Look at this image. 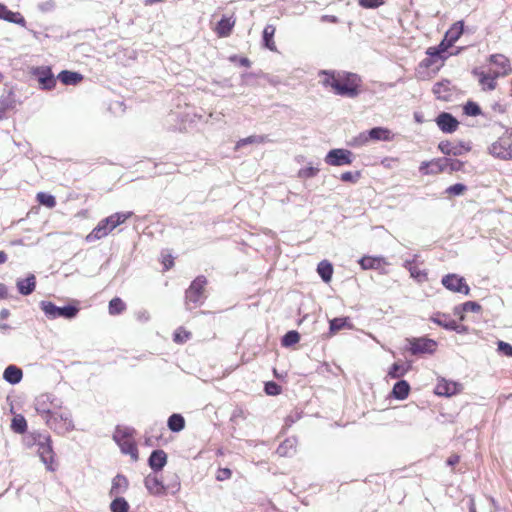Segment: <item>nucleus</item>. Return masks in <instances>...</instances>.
<instances>
[{
  "instance_id": "obj_1",
  "label": "nucleus",
  "mask_w": 512,
  "mask_h": 512,
  "mask_svg": "<svg viewBox=\"0 0 512 512\" xmlns=\"http://www.w3.org/2000/svg\"><path fill=\"white\" fill-rule=\"evenodd\" d=\"M318 77L320 84L336 95L354 98L359 94L361 79L356 74L321 70Z\"/></svg>"
},
{
  "instance_id": "obj_2",
  "label": "nucleus",
  "mask_w": 512,
  "mask_h": 512,
  "mask_svg": "<svg viewBox=\"0 0 512 512\" xmlns=\"http://www.w3.org/2000/svg\"><path fill=\"white\" fill-rule=\"evenodd\" d=\"M23 443L26 448H37V453L47 470H56L57 465L50 435L33 431L24 436Z\"/></svg>"
},
{
  "instance_id": "obj_3",
  "label": "nucleus",
  "mask_w": 512,
  "mask_h": 512,
  "mask_svg": "<svg viewBox=\"0 0 512 512\" xmlns=\"http://www.w3.org/2000/svg\"><path fill=\"white\" fill-rule=\"evenodd\" d=\"M135 430L126 426H117L113 434L114 441L122 453L129 455L134 461L138 459V449L135 443Z\"/></svg>"
},
{
  "instance_id": "obj_4",
  "label": "nucleus",
  "mask_w": 512,
  "mask_h": 512,
  "mask_svg": "<svg viewBox=\"0 0 512 512\" xmlns=\"http://www.w3.org/2000/svg\"><path fill=\"white\" fill-rule=\"evenodd\" d=\"M44 422L50 429L60 435H65L75 429L72 414L67 408L63 407V404L52 417L47 418Z\"/></svg>"
},
{
  "instance_id": "obj_5",
  "label": "nucleus",
  "mask_w": 512,
  "mask_h": 512,
  "mask_svg": "<svg viewBox=\"0 0 512 512\" xmlns=\"http://www.w3.org/2000/svg\"><path fill=\"white\" fill-rule=\"evenodd\" d=\"M63 402L52 394H41L35 398L34 408L37 414L46 421L61 408Z\"/></svg>"
},
{
  "instance_id": "obj_6",
  "label": "nucleus",
  "mask_w": 512,
  "mask_h": 512,
  "mask_svg": "<svg viewBox=\"0 0 512 512\" xmlns=\"http://www.w3.org/2000/svg\"><path fill=\"white\" fill-rule=\"evenodd\" d=\"M40 307L46 317L52 320L57 318L73 319L79 312V308L77 306L68 305L58 307L50 301H41Z\"/></svg>"
},
{
  "instance_id": "obj_7",
  "label": "nucleus",
  "mask_w": 512,
  "mask_h": 512,
  "mask_svg": "<svg viewBox=\"0 0 512 512\" xmlns=\"http://www.w3.org/2000/svg\"><path fill=\"white\" fill-rule=\"evenodd\" d=\"M207 283L204 276H198L186 290V306L193 309L203 302V289Z\"/></svg>"
},
{
  "instance_id": "obj_8",
  "label": "nucleus",
  "mask_w": 512,
  "mask_h": 512,
  "mask_svg": "<svg viewBox=\"0 0 512 512\" xmlns=\"http://www.w3.org/2000/svg\"><path fill=\"white\" fill-rule=\"evenodd\" d=\"M512 133L506 132L489 146V153L502 160H511Z\"/></svg>"
},
{
  "instance_id": "obj_9",
  "label": "nucleus",
  "mask_w": 512,
  "mask_h": 512,
  "mask_svg": "<svg viewBox=\"0 0 512 512\" xmlns=\"http://www.w3.org/2000/svg\"><path fill=\"white\" fill-rule=\"evenodd\" d=\"M353 160V153L350 150L343 148L331 149L324 158L325 163L330 166L350 165Z\"/></svg>"
},
{
  "instance_id": "obj_10",
  "label": "nucleus",
  "mask_w": 512,
  "mask_h": 512,
  "mask_svg": "<svg viewBox=\"0 0 512 512\" xmlns=\"http://www.w3.org/2000/svg\"><path fill=\"white\" fill-rule=\"evenodd\" d=\"M421 265L422 262L419 261V255L417 254H414L411 258L406 259L403 263V267L409 271L411 278H413L418 283H423L428 279L427 270L422 269Z\"/></svg>"
},
{
  "instance_id": "obj_11",
  "label": "nucleus",
  "mask_w": 512,
  "mask_h": 512,
  "mask_svg": "<svg viewBox=\"0 0 512 512\" xmlns=\"http://www.w3.org/2000/svg\"><path fill=\"white\" fill-rule=\"evenodd\" d=\"M442 285L455 293H462L464 295H468L470 293V288L467 285L465 279L458 274H447L441 280Z\"/></svg>"
},
{
  "instance_id": "obj_12",
  "label": "nucleus",
  "mask_w": 512,
  "mask_h": 512,
  "mask_svg": "<svg viewBox=\"0 0 512 512\" xmlns=\"http://www.w3.org/2000/svg\"><path fill=\"white\" fill-rule=\"evenodd\" d=\"M409 344V350L413 355L432 354L437 348V342L428 338H414Z\"/></svg>"
},
{
  "instance_id": "obj_13",
  "label": "nucleus",
  "mask_w": 512,
  "mask_h": 512,
  "mask_svg": "<svg viewBox=\"0 0 512 512\" xmlns=\"http://www.w3.org/2000/svg\"><path fill=\"white\" fill-rule=\"evenodd\" d=\"M449 158H436L430 161H423L419 166L422 175H437L448 168Z\"/></svg>"
},
{
  "instance_id": "obj_14",
  "label": "nucleus",
  "mask_w": 512,
  "mask_h": 512,
  "mask_svg": "<svg viewBox=\"0 0 512 512\" xmlns=\"http://www.w3.org/2000/svg\"><path fill=\"white\" fill-rule=\"evenodd\" d=\"M489 61L491 65L489 70H491L495 76H506L511 72L510 61L506 56L502 54H494L490 56Z\"/></svg>"
},
{
  "instance_id": "obj_15",
  "label": "nucleus",
  "mask_w": 512,
  "mask_h": 512,
  "mask_svg": "<svg viewBox=\"0 0 512 512\" xmlns=\"http://www.w3.org/2000/svg\"><path fill=\"white\" fill-rule=\"evenodd\" d=\"M438 148L445 155L460 156L469 152L471 146L464 142L453 143L450 141H441Z\"/></svg>"
},
{
  "instance_id": "obj_16",
  "label": "nucleus",
  "mask_w": 512,
  "mask_h": 512,
  "mask_svg": "<svg viewBox=\"0 0 512 512\" xmlns=\"http://www.w3.org/2000/svg\"><path fill=\"white\" fill-rule=\"evenodd\" d=\"M144 486L149 492V494L153 496H163L165 495V489L163 481L158 477L156 472L148 474L144 478Z\"/></svg>"
},
{
  "instance_id": "obj_17",
  "label": "nucleus",
  "mask_w": 512,
  "mask_h": 512,
  "mask_svg": "<svg viewBox=\"0 0 512 512\" xmlns=\"http://www.w3.org/2000/svg\"><path fill=\"white\" fill-rule=\"evenodd\" d=\"M461 389V384L454 381L442 379L437 383L435 387V393L439 396L450 397L458 394L461 391Z\"/></svg>"
},
{
  "instance_id": "obj_18",
  "label": "nucleus",
  "mask_w": 512,
  "mask_h": 512,
  "mask_svg": "<svg viewBox=\"0 0 512 512\" xmlns=\"http://www.w3.org/2000/svg\"><path fill=\"white\" fill-rule=\"evenodd\" d=\"M34 75L37 77L43 89H52L56 84V80L49 67L42 66L36 68L34 70Z\"/></svg>"
},
{
  "instance_id": "obj_19",
  "label": "nucleus",
  "mask_w": 512,
  "mask_h": 512,
  "mask_svg": "<svg viewBox=\"0 0 512 512\" xmlns=\"http://www.w3.org/2000/svg\"><path fill=\"white\" fill-rule=\"evenodd\" d=\"M436 123L444 133H452L458 128L459 122L451 114L443 112L436 118Z\"/></svg>"
},
{
  "instance_id": "obj_20",
  "label": "nucleus",
  "mask_w": 512,
  "mask_h": 512,
  "mask_svg": "<svg viewBox=\"0 0 512 512\" xmlns=\"http://www.w3.org/2000/svg\"><path fill=\"white\" fill-rule=\"evenodd\" d=\"M473 73L478 78V81L482 86L483 90L491 91L495 89L496 79L498 78V76H495V74H493L491 70H488V72H484L479 69H475Z\"/></svg>"
},
{
  "instance_id": "obj_21",
  "label": "nucleus",
  "mask_w": 512,
  "mask_h": 512,
  "mask_svg": "<svg viewBox=\"0 0 512 512\" xmlns=\"http://www.w3.org/2000/svg\"><path fill=\"white\" fill-rule=\"evenodd\" d=\"M0 19L22 27L26 26V20L21 13L9 10L8 7L2 3H0Z\"/></svg>"
},
{
  "instance_id": "obj_22",
  "label": "nucleus",
  "mask_w": 512,
  "mask_h": 512,
  "mask_svg": "<svg viewBox=\"0 0 512 512\" xmlns=\"http://www.w3.org/2000/svg\"><path fill=\"white\" fill-rule=\"evenodd\" d=\"M362 269H383L388 265L384 257L380 256H364L359 260Z\"/></svg>"
},
{
  "instance_id": "obj_23",
  "label": "nucleus",
  "mask_w": 512,
  "mask_h": 512,
  "mask_svg": "<svg viewBox=\"0 0 512 512\" xmlns=\"http://www.w3.org/2000/svg\"><path fill=\"white\" fill-rule=\"evenodd\" d=\"M132 214V212H117L102 219V221L110 230V232H112L116 227L128 220Z\"/></svg>"
},
{
  "instance_id": "obj_24",
  "label": "nucleus",
  "mask_w": 512,
  "mask_h": 512,
  "mask_svg": "<svg viewBox=\"0 0 512 512\" xmlns=\"http://www.w3.org/2000/svg\"><path fill=\"white\" fill-rule=\"evenodd\" d=\"M236 19L233 15L223 17L216 25L215 32L219 37H227L235 26Z\"/></svg>"
},
{
  "instance_id": "obj_25",
  "label": "nucleus",
  "mask_w": 512,
  "mask_h": 512,
  "mask_svg": "<svg viewBox=\"0 0 512 512\" xmlns=\"http://www.w3.org/2000/svg\"><path fill=\"white\" fill-rule=\"evenodd\" d=\"M148 462L154 472L161 471L167 463V454L163 450H155L151 453Z\"/></svg>"
},
{
  "instance_id": "obj_26",
  "label": "nucleus",
  "mask_w": 512,
  "mask_h": 512,
  "mask_svg": "<svg viewBox=\"0 0 512 512\" xmlns=\"http://www.w3.org/2000/svg\"><path fill=\"white\" fill-rule=\"evenodd\" d=\"M17 106V100L13 92L9 91L0 97V120L6 115L9 110L15 109Z\"/></svg>"
},
{
  "instance_id": "obj_27",
  "label": "nucleus",
  "mask_w": 512,
  "mask_h": 512,
  "mask_svg": "<svg viewBox=\"0 0 512 512\" xmlns=\"http://www.w3.org/2000/svg\"><path fill=\"white\" fill-rule=\"evenodd\" d=\"M18 292L24 296L30 295L36 287V278L33 274L28 275L24 279L16 281Z\"/></svg>"
},
{
  "instance_id": "obj_28",
  "label": "nucleus",
  "mask_w": 512,
  "mask_h": 512,
  "mask_svg": "<svg viewBox=\"0 0 512 512\" xmlns=\"http://www.w3.org/2000/svg\"><path fill=\"white\" fill-rule=\"evenodd\" d=\"M129 482L124 475L118 474L112 480V485L110 489V496H118L123 494L128 489Z\"/></svg>"
},
{
  "instance_id": "obj_29",
  "label": "nucleus",
  "mask_w": 512,
  "mask_h": 512,
  "mask_svg": "<svg viewBox=\"0 0 512 512\" xmlns=\"http://www.w3.org/2000/svg\"><path fill=\"white\" fill-rule=\"evenodd\" d=\"M111 232L107 228V226L104 224V222L101 220L97 226L85 237V241L88 243L95 242L97 240H100L107 235H109Z\"/></svg>"
},
{
  "instance_id": "obj_30",
  "label": "nucleus",
  "mask_w": 512,
  "mask_h": 512,
  "mask_svg": "<svg viewBox=\"0 0 512 512\" xmlns=\"http://www.w3.org/2000/svg\"><path fill=\"white\" fill-rule=\"evenodd\" d=\"M22 377V370L15 365H9L3 372V379L13 385L18 384Z\"/></svg>"
},
{
  "instance_id": "obj_31",
  "label": "nucleus",
  "mask_w": 512,
  "mask_h": 512,
  "mask_svg": "<svg viewBox=\"0 0 512 512\" xmlns=\"http://www.w3.org/2000/svg\"><path fill=\"white\" fill-rule=\"evenodd\" d=\"M297 440L295 438L285 439L277 448V454L281 457L291 456L296 452Z\"/></svg>"
},
{
  "instance_id": "obj_32",
  "label": "nucleus",
  "mask_w": 512,
  "mask_h": 512,
  "mask_svg": "<svg viewBox=\"0 0 512 512\" xmlns=\"http://www.w3.org/2000/svg\"><path fill=\"white\" fill-rule=\"evenodd\" d=\"M410 392V385L405 380L396 382L392 389V396L398 400H404L408 397Z\"/></svg>"
},
{
  "instance_id": "obj_33",
  "label": "nucleus",
  "mask_w": 512,
  "mask_h": 512,
  "mask_svg": "<svg viewBox=\"0 0 512 512\" xmlns=\"http://www.w3.org/2000/svg\"><path fill=\"white\" fill-rule=\"evenodd\" d=\"M427 58L422 61V65L429 68L435 64L437 60H445L447 55H443L435 46L429 47L426 51Z\"/></svg>"
},
{
  "instance_id": "obj_34",
  "label": "nucleus",
  "mask_w": 512,
  "mask_h": 512,
  "mask_svg": "<svg viewBox=\"0 0 512 512\" xmlns=\"http://www.w3.org/2000/svg\"><path fill=\"white\" fill-rule=\"evenodd\" d=\"M276 28L273 25H266L263 30V45L270 51H277L276 44L274 42V34Z\"/></svg>"
},
{
  "instance_id": "obj_35",
  "label": "nucleus",
  "mask_w": 512,
  "mask_h": 512,
  "mask_svg": "<svg viewBox=\"0 0 512 512\" xmlns=\"http://www.w3.org/2000/svg\"><path fill=\"white\" fill-rule=\"evenodd\" d=\"M329 330L331 334H335L342 329H352L353 325L348 317H337L329 322Z\"/></svg>"
},
{
  "instance_id": "obj_36",
  "label": "nucleus",
  "mask_w": 512,
  "mask_h": 512,
  "mask_svg": "<svg viewBox=\"0 0 512 512\" xmlns=\"http://www.w3.org/2000/svg\"><path fill=\"white\" fill-rule=\"evenodd\" d=\"M368 133L370 139L372 140L391 141L393 139L392 132L389 129L383 127L372 128Z\"/></svg>"
},
{
  "instance_id": "obj_37",
  "label": "nucleus",
  "mask_w": 512,
  "mask_h": 512,
  "mask_svg": "<svg viewBox=\"0 0 512 512\" xmlns=\"http://www.w3.org/2000/svg\"><path fill=\"white\" fill-rule=\"evenodd\" d=\"M481 311V306L477 302L467 301L460 306L454 308V314L459 315L461 320H464L463 312H473L479 313Z\"/></svg>"
},
{
  "instance_id": "obj_38",
  "label": "nucleus",
  "mask_w": 512,
  "mask_h": 512,
  "mask_svg": "<svg viewBox=\"0 0 512 512\" xmlns=\"http://www.w3.org/2000/svg\"><path fill=\"white\" fill-rule=\"evenodd\" d=\"M463 33V23L457 22L445 33L444 39L448 44L453 45Z\"/></svg>"
},
{
  "instance_id": "obj_39",
  "label": "nucleus",
  "mask_w": 512,
  "mask_h": 512,
  "mask_svg": "<svg viewBox=\"0 0 512 512\" xmlns=\"http://www.w3.org/2000/svg\"><path fill=\"white\" fill-rule=\"evenodd\" d=\"M58 79L65 85H76L83 79V76L80 73L65 70L59 73Z\"/></svg>"
},
{
  "instance_id": "obj_40",
  "label": "nucleus",
  "mask_w": 512,
  "mask_h": 512,
  "mask_svg": "<svg viewBox=\"0 0 512 512\" xmlns=\"http://www.w3.org/2000/svg\"><path fill=\"white\" fill-rule=\"evenodd\" d=\"M269 139L265 135H251L246 138H242L236 142L235 149L238 150L245 145L249 144H263L268 142Z\"/></svg>"
},
{
  "instance_id": "obj_41",
  "label": "nucleus",
  "mask_w": 512,
  "mask_h": 512,
  "mask_svg": "<svg viewBox=\"0 0 512 512\" xmlns=\"http://www.w3.org/2000/svg\"><path fill=\"white\" fill-rule=\"evenodd\" d=\"M449 85L450 83L448 81L438 82L434 85L433 92L438 99L449 100V98L451 97Z\"/></svg>"
},
{
  "instance_id": "obj_42",
  "label": "nucleus",
  "mask_w": 512,
  "mask_h": 512,
  "mask_svg": "<svg viewBox=\"0 0 512 512\" xmlns=\"http://www.w3.org/2000/svg\"><path fill=\"white\" fill-rule=\"evenodd\" d=\"M317 272L326 283L330 282L333 274V267L330 262L323 260L317 266Z\"/></svg>"
},
{
  "instance_id": "obj_43",
  "label": "nucleus",
  "mask_w": 512,
  "mask_h": 512,
  "mask_svg": "<svg viewBox=\"0 0 512 512\" xmlns=\"http://www.w3.org/2000/svg\"><path fill=\"white\" fill-rule=\"evenodd\" d=\"M410 365L404 363H394L388 370V376L392 379L403 377L409 371Z\"/></svg>"
},
{
  "instance_id": "obj_44",
  "label": "nucleus",
  "mask_w": 512,
  "mask_h": 512,
  "mask_svg": "<svg viewBox=\"0 0 512 512\" xmlns=\"http://www.w3.org/2000/svg\"><path fill=\"white\" fill-rule=\"evenodd\" d=\"M432 321L447 330L452 331V329L457 328L456 321L445 314H436L434 317H432Z\"/></svg>"
},
{
  "instance_id": "obj_45",
  "label": "nucleus",
  "mask_w": 512,
  "mask_h": 512,
  "mask_svg": "<svg viewBox=\"0 0 512 512\" xmlns=\"http://www.w3.org/2000/svg\"><path fill=\"white\" fill-rule=\"evenodd\" d=\"M185 426V420L180 414H173L168 419V427L173 432H180Z\"/></svg>"
},
{
  "instance_id": "obj_46",
  "label": "nucleus",
  "mask_w": 512,
  "mask_h": 512,
  "mask_svg": "<svg viewBox=\"0 0 512 512\" xmlns=\"http://www.w3.org/2000/svg\"><path fill=\"white\" fill-rule=\"evenodd\" d=\"M11 429L15 433L23 434L27 430V422L21 414L16 415L11 422Z\"/></svg>"
},
{
  "instance_id": "obj_47",
  "label": "nucleus",
  "mask_w": 512,
  "mask_h": 512,
  "mask_svg": "<svg viewBox=\"0 0 512 512\" xmlns=\"http://www.w3.org/2000/svg\"><path fill=\"white\" fill-rule=\"evenodd\" d=\"M130 506L123 497H116L110 504L111 512H128Z\"/></svg>"
},
{
  "instance_id": "obj_48",
  "label": "nucleus",
  "mask_w": 512,
  "mask_h": 512,
  "mask_svg": "<svg viewBox=\"0 0 512 512\" xmlns=\"http://www.w3.org/2000/svg\"><path fill=\"white\" fill-rule=\"evenodd\" d=\"M126 309V304L122 299L115 297L109 302V313L111 315H117L122 313Z\"/></svg>"
},
{
  "instance_id": "obj_49",
  "label": "nucleus",
  "mask_w": 512,
  "mask_h": 512,
  "mask_svg": "<svg viewBox=\"0 0 512 512\" xmlns=\"http://www.w3.org/2000/svg\"><path fill=\"white\" fill-rule=\"evenodd\" d=\"M36 198L41 205H44L48 208H54L56 206V199L51 194L39 192Z\"/></svg>"
},
{
  "instance_id": "obj_50",
  "label": "nucleus",
  "mask_w": 512,
  "mask_h": 512,
  "mask_svg": "<svg viewBox=\"0 0 512 512\" xmlns=\"http://www.w3.org/2000/svg\"><path fill=\"white\" fill-rule=\"evenodd\" d=\"M300 340V335L297 331H289L287 332L283 339H282V345L285 347L292 346L296 343H298Z\"/></svg>"
},
{
  "instance_id": "obj_51",
  "label": "nucleus",
  "mask_w": 512,
  "mask_h": 512,
  "mask_svg": "<svg viewBox=\"0 0 512 512\" xmlns=\"http://www.w3.org/2000/svg\"><path fill=\"white\" fill-rule=\"evenodd\" d=\"M164 488H166L165 494H177L181 488L179 477L175 475L174 478L168 484H164Z\"/></svg>"
},
{
  "instance_id": "obj_52",
  "label": "nucleus",
  "mask_w": 512,
  "mask_h": 512,
  "mask_svg": "<svg viewBox=\"0 0 512 512\" xmlns=\"http://www.w3.org/2000/svg\"><path fill=\"white\" fill-rule=\"evenodd\" d=\"M318 172H319L318 167L307 166V167L299 169L297 176L299 178L308 179V178L315 177L318 174Z\"/></svg>"
},
{
  "instance_id": "obj_53",
  "label": "nucleus",
  "mask_w": 512,
  "mask_h": 512,
  "mask_svg": "<svg viewBox=\"0 0 512 512\" xmlns=\"http://www.w3.org/2000/svg\"><path fill=\"white\" fill-rule=\"evenodd\" d=\"M467 190V187L462 183H456L454 185L449 186L446 189V193L452 196L462 195Z\"/></svg>"
},
{
  "instance_id": "obj_54",
  "label": "nucleus",
  "mask_w": 512,
  "mask_h": 512,
  "mask_svg": "<svg viewBox=\"0 0 512 512\" xmlns=\"http://www.w3.org/2000/svg\"><path fill=\"white\" fill-rule=\"evenodd\" d=\"M464 113L468 116H478L481 113V110L476 103L467 102L464 106Z\"/></svg>"
},
{
  "instance_id": "obj_55",
  "label": "nucleus",
  "mask_w": 512,
  "mask_h": 512,
  "mask_svg": "<svg viewBox=\"0 0 512 512\" xmlns=\"http://www.w3.org/2000/svg\"><path fill=\"white\" fill-rule=\"evenodd\" d=\"M359 5L366 9H375L384 4V0H359Z\"/></svg>"
},
{
  "instance_id": "obj_56",
  "label": "nucleus",
  "mask_w": 512,
  "mask_h": 512,
  "mask_svg": "<svg viewBox=\"0 0 512 512\" xmlns=\"http://www.w3.org/2000/svg\"><path fill=\"white\" fill-rule=\"evenodd\" d=\"M190 338V333L186 330L179 328L174 333V341L177 343H184Z\"/></svg>"
},
{
  "instance_id": "obj_57",
  "label": "nucleus",
  "mask_w": 512,
  "mask_h": 512,
  "mask_svg": "<svg viewBox=\"0 0 512 512\" xmlns=\"http://www.w3.org/2000/svg\"><path fill=\"white\" fill-rule=\"evenodd\" d=\"M369 140H370L369 133L363 132V133H360L357 137H355L352 140L351 145L354 147L363 146V145L367 144Z\"/></svg>"
},
{
  "instance_id": "obj_58",
  "label": "nucleus",
  "mask_w": 512,
  "mask_h": 512,
  "mask_svg": "<svg viewBox=\"0 0 512 512\" xmlns=\"http://www.w3.org/2000/svg\"><path fill=\"white\" fill-rule=\"evenodd\" d=\"M265 392L268 394V395H272V396H275V395H278L280 394L281 392V387L273 382V381H270V382H267L265 384Z\"/></svg>"
},
{
  "instance_id": "obj_59",
  "label": "nucleus",
  "mask_w": 512,
  "mask_h": 512,
  "mask_svg": "<svg viewBox=\"0 0 512 512\" xmlns=\"http://www.w3.org/2000/svg\"><path fill=\"white\" fill-rule=\"evenodd\" d=\"M360 178V172H344L341 174L340 179L343 182L356 183Z\"/></svg>"
},
{
  "instance_id": "obj_60",
  "label": "nucleus",
  "mask_w": 512,
  "mask_h": 512,
  "mask_svg": "<svg viewBox=\"0 0 512 512\" xmlns=\"http://www.w3.org/2000/svg\"><path fill=\"white\" fill-rule=\"evenodd\" d=\"M498 351L503 353L504 355L508 357H512V345L504 342V341H498L497 343Z\"/></svg>"
},
{
  "instance_id": "obj_61",
  "label": "nucleus",
  "mask_w": 512,
  "mask_h": 512,
  "mask_svg": "<svg viewBox=\"0 0 512 512\" xmlns=\"http://www.w3.org/2000/svg\"><path fill=\"white\" fill-rule=\"evenodd\" d=\"M398 163V158L395 157H385L381 160V165L386 169H393L396 167Z\"/></svg>"
},
{
  "instance_id": "obj_62",
  "label": "nucleus",
  "mask_w": 512,
  "mask_h": 512,
  "mask_svg": "<svg viewBox=\"0 0 512 512\" xmlns=\"http://www.w3.org/2000/svg\"><path fill=\"white\" fill-rule=\"evenodd\" d=\"M231 475H232V472L229 468H222V469L218 470L216 479L218 481H224V480L229 479L231 477Z\"/></svg>"
},
{
  "instance_id": "obj_63",
  "label": "nucleus",
  "mask_w": 512,
  "mask_h": 512,
  "mask_svg": "<svg viewBox=\"0 0 512 512\" xmlns=\"http://www.w3.org/2000/svg\"><path fill=\"white\" fill-rule=\"evenodd\" d=\"M463 163L459 160H452L449 159L448 167L450 168V171H458L462 168Z\"/></svg>"
},
{
  "instance_id": "obj_64",
  "label": "nucleus",
  "mask_w": 512,
  "mask_h": 512,
  "mask_svg": "<svg viewBox=\"0 0 512 512\" xmlns=\"http://www.w3.org/2000/svg\"><path fill=\"white\" fill-rule=\"evenodd\" d=\"M162 263L164 265L165 270L170 269L174 264L173 257L171 255L163 256Z\"/></svg>"
}]
</instances>
